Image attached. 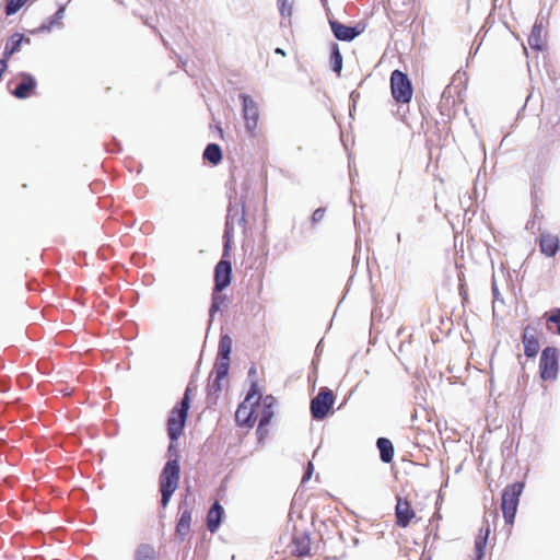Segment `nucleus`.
<instances>
[{"mask_svg":"<svg viewBox=\"0 0 560 560\" xmlns=\"http://www.w3.org/2000/svg\"><path fill=\"white\" fill-rule=\"evenodd\" d=\"M179 478L180 466L178 456H176L174 459L166 462L159 477V486L162 495L161 504L163 508L168 504L173 493L178 488Z\"/></svg>","mask_w":560,"mask_h":560,"instance_id":"nucleus-1","label":"nucleus"},{"mask_svg":"<svg viewBox=\"0 0 560 560\" xmlns=\"http://www.w3.org/2000/svg\"><path fill=\"white\" fill-rule=\"evenodd\" d=\"M190 387H187L182 401L172 409L168 417L167 434L172 442H175L183 434L190 407Z\"/></svg>","mask_w":560,"mask_h":560,"instance_id":"nucleus-2","label":"nucleus"},{"mask_svg":"<svg viewBox=\"0 0 560 560\" xmlns=\"http://www.w3.org/2000/svg\"><path fill=\"white\" fill-rule=\"evenodd\" d=\"M524 483L514 482L504 488L501 499V510L504 521L508 525L512 526L516 515L520 497L523 492Z\"/></svg>","mask_w":560,"mask_h":560,"instance_id":"nucleus-3","label":"nucleus"},{"mask_svg":"<svg viewBox=\"0 0 560 560\" xmlns=\"http://www.w3.org/2000/svg\"><path fill=\"white\" fill-rule=\"evenodd\" d=\"M390 93L398 104L410 103L413 89L410 79L400 70H394L390 74Z\"/></svg>","mask_w":560,"mask_h":560,"instance_id":"nucleus-4","label":"nucleus"},{"mask_svg":"<svg viewBox=\"0 0 560 560\" xmlns=\"http://www.w3.org/2000/svg\"><path fill=\"white\" fill-rule=\"evenodd\" d=\"M256 396H258V384L257 382H253L245 400L240 404L235 412V421L240 427L252 428L255 424L254 399Z\"/></svg>","mask_w":560,"mask_h":560,"instance_id":"nucleus-5","label":"nucleus"},{"mask_svg":"<svg viewBox=\"0 0 560 560\" xmlns=\"http://www.w3.org/2000/svg\"><path fill=\"white\" fill-rule=\"evenodd\" d=\"M335 402V395L331 389L322 387L318 394L311 400V413L316 420L327 417Z\"/></svg>","mask_w":560,"mask_h":560,"instance_id":"nucleus-6","label":"nucleus"},{"mask_svg":"<svg viewBox=\"0 0 560 560\" xmlns=\"http://www.w3.org/2000/svg\"><path fill=\"white\" fill-rule=\"evenodd\" d=\"M558 352L557 349L547 347L542 350L539 361L540 377L544 381H552L558 375Z\"/></svg>","mask_w":560,"mask_h":560,"instance_id":"nucleus-7","label":"nucleus"},{"mask_svg":"<svg viewBox=\"0 0 560 560\" xmlns=\"http://www.w3.org/2000/svg\"><path fill=\"white\" fill-rule=\"evenodd\" d=\"M242 113L245 128L248 132L254 133L258 128L259 109L257 103L247 94H241Z\"/></svg>","mask_w":560,"mask_h":560,"instance_id":"nucleus-8","label":"nucleus"},{"mask_svg":"<svg viewBox=\"0 0 560 560\" xmlns=\"http://www.w3.org/2000/svg\"><path fill=\"white\" fill-rule=\"evenodd\" d=\"M395 518L396 525L400 528H406L419 520L409 500L401 497L397 498Z\"/></svg>","mask_w":560,"mask_h":560,"instance_id":"nucleus-9","label":"nucleus"},{"mask_svg":"<svg viewBox=\"0 0 560 560\" xmlns=\"http://www.w3.org/2000/svg\"><path fill=\"white\" fill-rule=\"evenodd\" d=\"M276 405V399L271 395H267L265 397L258 396V398L254 399L255 407V418L261 421V424H269L270 420L273 417V408Z\"/></svg>","mask_w":560,"mask_h":560,"instance_id":"nucleus-10","label":"nucleus"},{"mask_svg":"<svg viewBox=\"0 0 560 560\" xmlns=\"http://www.w3.org/2000/svg\"><path fill=\"white\" fill-rule=\"evenodd\" d=\"M291 553L298 558L312 556V541L307 533L295 532L291 542Z\"/></svg>","mask_w":560,"mask_h":560,"instance_id":"nucleus-11","label":"nucleus"},{"mask_svg":"<svg viewBox=\"0 0 560 560\" xmlns=\"http://www.w3.org/2000/svg\"><path fill=\"white\" fill-rule=\"evenodd\" d=\"M232 266L229 260H220L214 268V291L221 292L231 283Z\"/></svg>","mask_w":560,"mask_h":560,"instance_id":"nucleus-12","label":"nucleus"},{"mask_svg":"<svg viewBox=\"0 0 560 560\" xmlns=\"http://www.w3.org/2000/svg\"><path fill=\"white\" fill-rule=\"evenodd\" d=\"M329 25H330V28H331L335 37L337 39L343 40V42H350L363 32L362 27L347 26L338 21H329Z\"/></svg>","mask_w":560,"mask_h":560,"instance_id":"nucleus-13","label":"nucleus"},{"mask_svg":"<svg viewBox=\"0 0 560 560\" xmlns=\"http://www.w3.org/2000/svg\"><path fill=\"white\" fill-rule=\"evenodd\" d=\"M522 342L524 345V353L528 358H534L539 351V342L537 338V329L530 325L524 328L522 336Z\"/></svg>","mask_w":560,"mask_h":560,"instance_id":"nucleus-14","label":"nucleus"},{"mask_svg":"<svg viewBox=\"0 0 560 560\" xmlns=\"http://www.w3.org/2000/svg\"><path fill=\"white\" fill-rule=\"evenodd\" d=\"M491 533L490 525L486 522L478 530L475 538L474 558L471 560H482L486 553V547L489 535Z\"/></svg>","mask_w":560,"mask_h":560,"instance_id":"nucleus-15","label":"nucleus"},{"mask_svg":"<svg viewBox=\"0 0 560 560\" xmlns=\"http://www.w3.org/2000/svg\"><path fill=\"white\" fill-rule=\"evenodd\" d=\"M20 79H21V82L12 91V94L16 98H21V100L27 98L33 94V92L36 88V81L31 74L25 73V72L20 73Z\"/></svg>","mask_w":560,"mask_h":560,"instance_id":"nucleus-16","label":"nucleus"},{"mask_svg":"<svg viewBox=\"0 0 560 560\" xmlns=\"http://www.w3.org/2000/svg\"><path fill=\"white\" fill-rule=\"evenodd\" d=\"M539 248L544 255L553 257L560 248V240L558 235L549 232H542L539 237Z\"/></svg>","mask_w":560,"mask_h":560,"instance_id":"nucleus-17","label":"nucleus"},{"mask_svg":"<svg viewBox=\"0 0 560 560\" xmlns=\"http://www.w3.org/2000/svg\"><path fill=\"white\" fill-rule=\"evenodd\" d=\"M223 514V508L215 501L207 514V527L211 533H215L220 526Z\"/></svg>","mask_w":560,"mask_h":560,"instance_id":"nucleus-18","label":"nucleus"},{"mask_svg":"<svg viewBox=\"0 0 560 560\" xmlns=\"http://www.w3.org/2000/svg\"><path fill=\"white\" fill-rule=\"evenodd\" d=\"M544 28L541 24L535 23L528 36V45L536 50H541L545 45Z\"/></svg>","mask_w":560,"mask_h":560,"instance_id":"nucleus-19","label":"nucleus"},{"mask_svg":"<svg viewBox=\"0 0 560 560\" xmlns=\"http://www.w3.org/2000/svg\"><path fill=\"white\" fill-rule=\"evenodd\" d=\"M376 445L380 451V457L382 462L386 464L390 463L394 457V446L390 440L386 438H378Z\"/></svg>","mask_w":560,"mask_h":560,"instance_id":"nucleus-20","label":"nucleus"},{"mask_svg":"<svg viewBox=\"0 0 560 560\" xmlns=\"http://www.w3.org/2000/svg\"><path fill=\"white\" fill-rule=\"evenodd\" d=\"M191 524V512L185 510L180 513L178 522L176 524V535L183 540L190 532Z\"/></svg>","mask_w":560,"mask_h":560,"instance_id":"nucleus-21","label":"nucleus"},{"mask_svg":"<svg viewBox=\"0 0 560 560\" xmlns=\"http://www.w3.org/2000/svg\"><path fill=\"white\" fill-rule=\"evenodd\" d=\"M548 330L560 335V308H555L544 314Z\"/></svg>","mask_w":560,"mask_h":560,"instance_id":"nucleus-22","label":"nucleus"},{"mask_svg":"<svg viewBox=\"0 0 560 560\" xmlns=\"http://www.w3.org/2000/svg\"><path fill=\"white\" fill-rule=\"evenodd\" d=\"M203 159L213 165L219 164L222 160L221 148L217 143L208 144L203 151Z\"/></svg>","mask_w":560,"mask_h":560,"instance_id":"nucleus-23","label":"nucleus"},{"mask_svg":"<svg viewBox=\"0 0 560 560\" xmlns=\"http://www.w3.org/2000/svg\"><path fill=\"white\" fill-rule=\"evenodd\" d=\"M230 369V358L217 357L211 375H217L218 378H226Z\"/></svg>","mask_w":560,"mask_h":560,"instance_id":"nucleus-24","label":"nucleus"},{"mask_svg":"<svg viewBox=\"0 0 560 560\" xmlns=\"http://www.w3.org/2000/svg\"><path fill=\"white\" fill-rule=\"evenodd\" d=\"M156 551L153 546L142 544L136 551V560H155Z\"/></svg>","mask_w":560,"mask_h":560,"instance_id":"nucleus-25","label":"nucleus"},{"mask_svg":"<svg viewBox=\"0 0 560 560\" xmlns=\"http://www.w3.org/2000/svg\"><path fill=\"white\" fill-rule=\"evenodd\" d=\"M225 381L226 382V378H218L217 375H210V381H209V384H208V396L209 397H213L214 399H217L220 395V393L222 392V382Z\"/></svg>","mask_w":560,"mask_h":560,"instance_id":"nucleus-26","label":"nucleus"},{"mask_svg":"<svg viewBox=\"0 0 560 560\" xmlns=\"http://www.w3.org/2000/svg\"><path fill=\"white\" fill-rule=\"evenodd\" d=\"M330 63L331 68L336 73H340L342 69V56L341 52L337 46V44H334L331 54H330Z\"/></svg>","mask_w":560,"mask_h":560,"instance_id":"nucleus-27","label":"nucleus"},{"mask_svg":"<svg viewBox=\"0 0 560 560\" xmlns=\"http://www.w3.org/2000/svg\"><path fill=\"white\" fill-rule=\"evenodd\" d=\"M231 351H232V339L230 336L224 335L220 338V341H219L218 357L230 358Z\"/></svg>","mask_w":560,"mask_h":560,"instance_id":"nucleus-28","label":"nucleus"},{"mask_svg":"<svg viewBox=\"0 0 560 560\" xmlns=\"http://www.w3.org/2000/svg\"><path fill=\"white\" fill-rule=\"evenodd\" d=\"M4 2L5 15L10 16L15 14L27 2V0H4Z\"/></svg>","mask_w":560,"mask_h":560,"instance_id":"nucleus-29","label":"nucleus"},{"mask_svg":"<svg viewBox=\"0 0 560 560\" xmlns=\"http://www.w3.org/2000/svg\"><path fill=\"white\" fill-rule=\"evenodd\" d=\"M280 15L283 18H291L293 12V2L291 0H277Z\"/></svg>","mask_w":560,"mask_h":560,"instance_id":"nucleus-30","label":"nucleus"},{"mask_svg":"<svg viewBox=\"0 0 560 560\" xmlns=\"http://www.w3.org/2000/svg\"><path fill=\"white\" fill-rule=\"evenodd\" d=\"M233 212H234V209L230 208L229 214L226 217L224 237L228 240H230V233L233 230L234 218H235V214ZM228 247H229V241H226V244H225V248H228Z\"/></svg>","mask_w":560,"mask_h":560,"instance_id":"nucleus-31","label":"nucleus"},{"mask_svg":"<svg viewBox=\"0 0 560 560\" xmlns=\"http://www.w3.org/2000/svg\"><path fill=\"white\" fill-rule=\"evenodd\" d=\"M268 424H261V421L258 422L257 427V435L259 441H262L269 433L268 431Z\"/></svg>","mask_w":560,"mask_h":560,"instance_id":"nucleus-32","label":"nucleus"},{"mask_svg":"<svg viewBox=\"0 0 560 560\" xmlns=\"http://www.w3.org/2000/svg\"><path fill=\"white\" fill-rule=\"evenodd\" d=\"M222 303V298L220 295H213L212 304L210 308V314L213 315L215 312L220 310V305Z\"/></svg>","mask_w":560,"mask_h":560,"instance_id":"nucleus-33","label":"nucleus"},{"mask_svg":"<svg viewBox=\"0 0 560 560\" xmlns=\"http://www.w3.org/2000/svg\"><path fill=\"white\" fill-rule=\"evenodd\" d=\"M313 471H314V466H313V464L311 462H308L306 470H305L304 476L302 478V482H306L312 477Z\"/></svg>","mask_w":560,"mask_h":560,"instance_id":"nucleus-34","label":"nucleus"},{"mask_svg":"<svg viewBox=\"0 0 560 560\" xmlns=\"http://www.w3.org/2000/svg\"><path fill=\"white\" fill-rule=\"evenodd\" d=\"M324 215H325V210H324V209L318 208V209H316V210L313 212V214H312V221H313V222H318V221H320V220L324 218Z\"/></svg>","mask_w":560,"mask_h":560,"instance_id":"nucleus-35","label":"nucleus"},{"mask_svg":"<svg viewBox=\"0 0 560 560\" xmlns=\"http://www.w3.org/2000/svg\"><path fill=\"white\" fill-rule=\"evenodd\" d=\"M65 7H60L57 12L54 14V20L51 21V24L52 23H57L59 22L61 19H63V15H65Z\"/></svg>","mask_w":560,"mask_h":560,"instance_id":"nucleus-36","label":"nucleus"},{"mask_svg":"<svg viewBox=\"0 0 560 560\" xmlns=\"http://www.w3.org/2000/svg\"><path fill=\"white\" fill-rule=\"evenodd\" d=\"M419 560H432V556L429 552L423 551Z\"/></svg>","mask_w":560,"mask_h":560,"instance_id":"nucleus-37","label":"nucleus"},{"mask_svg":"<svg viewBox=\"0 0 560 560\" xmlns=\"http://www.w3.org/2000/svg\"><path fill=\"white\" fill-rule=\"evenodd\" d=\"M419 560H432V556L429 552L423 551Z\"/></svg>","mask_w":560,"mask_h":560,"instance_id":"nucleus-38","label":"nucleus"},{"mask_svg":"<svg viewBox=\"0 0 560 560\" xmlns=\"http://www.w3.org/2000/svg\"><path fill=\"white\" fill-rule=\"evenodd\" d=\"M275 52L281 56H285V52L281 48H276Z\"/></svg>","mask_w":560,"mask_h":560,"instance_id":"nucleus-39","label":"nucleus"},{"mask_svg":"<svg viewBox=\"0 0 560 560\" xmlns=\"http://www.w3.org/2000/svg\"><path fill=\"white\" fill-rule=\"evenodd\" d=\"M240 221L244 222L245 223V218H244V213L242 214Z\"/></svg>","mask_w":560,"mask_h":560,"instance_id":"nucleus-40","label":"nucleus"},{"mask_svg":"<svg viewBox=\"0 0 560 560\" xmlns=\"http://www.w3.org/2000/svg\"><path fill=\"white\" fill-rule=\"evenodd\" d=\"M255 371H256V370H255V368H252V369L249 370V373H255Z\"/></svg>","mask_w":560,"mask_h":560,"instance_id":"nucleus-41","label":"nucleus"},{"mask_svg":"<svg viewBox=\"0 0 560 560\" xmlns=\"http://www.w3.org/2000/svg\"><path fill=\"white\" fill-rule=\"evenodd\" d=\"M172 450H173V445H170L168 452H172Z\"/></svg>","mask_w":560,"mask_h":560,"instance_id":"nucleus-42","label":"nucleus"},{"mask_svg":"<svg viewBox=\"0 0 560 560\" xmlns=\"http://www.w3.org/2000/svg\"><path fill=\"white\" fill-rule=\"evenodd\" d=\"M323 4H325L327 2V0H322Z\"/></svg>","mask_w":560,"mask_h":560,"instance_id":"nucleus-43","label":"nucleus"}]
</instances>
